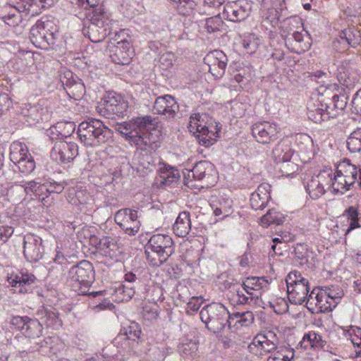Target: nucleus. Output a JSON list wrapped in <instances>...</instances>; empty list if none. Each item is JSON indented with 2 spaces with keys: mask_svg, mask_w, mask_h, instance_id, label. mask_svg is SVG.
Listing matches in <instances>:
<instances>
[{
  "mask_svg": "<svg viewBox=\"0 0 361 361\" xmlns=\"http://www.w3.org/2000/svg\"><path fill=\"white\" fill-rule=\"evenodd\" d=\"M359 176V186L361 189V166H357L348 159L341 161L333 173L331 188L334 193L344 194L349 190Z\"/></svg>",
  "mask_w": 361,
  "mask_h": 361,
  "instance_id": "obj_1",
  "label": "nucleus"
},
{
  "mask_svg": "<svg viewBox=\"0 0 361 361\" xmlns=\"http://www.w3.org/2000/svg\"><path fill=\"white\" fill-rule=\"evenodd\" d=\"M78 135L85 145L97 147L106 143L111 138L112 132L100 120L91 118L79 124Z\"/></svg>",
  "mask_w": 361,
  "mask_h": 361,
  "instance_id": "obj_2",
  "label": "nucleus"
},
{
  "mask_svg": "<svg viewBox=\"0 0 361 361\" xmlns=\"http://www.w3.org/2000/svg\"><path fill=\"white\" fill-rule=\"evenodd\" d=\"M201 321L210 331L218 334L228 325L230 313L221 303L212 302L204 306L200 312Z\"/></svg>",
  "mask_w": 361,
  "mask_h": 361,
  "instance_id": "obj_3",
  "label": "nucleus"
},
{
  "mask_svg": "<svg viewBox=\"0 0 361 361\" xmlns=\"http://www.w3.org/2000/svg\"><path fill=\"white\" fill-rule=\"evenodd\" d=\"M94 280L92 264L82 260L73 266L68 271V281L73 289L79 295L88 294V289Z\"/></svg>",
  "mask_w": 361,
  "mask_h": 361,
  "instance_id": "obj_4",
  "label": "nucleus"
},
{
  "mask_svg": "<svg viewBox=\"0 0 361 361\" xmlns=\"http://www.w3.org/2000/svg\"><path fill=\"white\" fill-rule=\"evenodd\" d=\"M57 33L53 21L42 18L31 27L30 39L36 47L47 50L55 44Z\"/></svg>",
  "mask_w": 361,
  "mask_h": 361,
  "instance_id": "obj_5",
  "label": "nucleus"
},
{
  "mask_svg": "<svg viewBox=\"0 0 361 361\" xmlns=\"http://www.w3.org/2000/svg\"><path fill=\"white\" fill-rule=\"evenodd\" d=\"M82 32L92 42H102L110 33L109 16L101 6L96 7L90 16V23Z\"/></svg>",
  "mask_w": 361,
  "mask_h": 361,
  "instance_id": "obj_6",
  "label": "nucleus"
},
{
  "mask_svg": "<svg viewBox=\"0 0 361 361\" xmlns=\"http://www.w3.org/2000/svg\"><path fill=\"white\" fill-rule=\"evenodd\" d=\"M286 283L290 302L294 305L305 302L310 289L308 279L303 277L300 271L294 270L288 274Z\"/></svg>",
  "mask_w": 361,
  "mask_h": 361,
  "instance_id": "obj_7",
  "label": "nucleus"
},
{
  "mask_svg": "<svg viewBox=\"0 0 361 361\" xmlns=\"http://www.w3.org/2000/svg\"><path fill=\"white\" fill-rule=\"evenodd\" d=\"M157 123L155 118L151 116H145L118 123L116 125L115 129L132 144L135 136L137 137L144 130L152 129Z\"/></svg>",
  "mask_w": 361,
  "mask_h": 361,
  "instance_id": "obj_8",
  "label": "nucleus"
},
{
  "mask_svg": "<svg viewBox=\"0 0 361 361\" xmlns=\"http://www.w3.org/2000/svg\"><path fill=\"white\" fill-rule=\"evenodd\" d=\"M129 107L128 102L121 94L110 93L106 95L97 105V111L102 116L114 118L123 116Z\"/></svg>",
  "mask_w": 361,
  "mask_h": 361,
  "instance_id": "obj_9",
  "label": "nucleus"
},
{
  "mask_svg": "<svg viewBox=\"0 0 361 361\" xmlns=\"http://www.w3.org/2000/svg\"><path fill=\"white\" fill-rule=\"evenodd\" d=\"M34 0H8L1 10V18L9 26L18 25L22 20L21 13L27 15Z\"/></svg>",
  "mask_w": 361,
  "mask_h": 361,
  "instance_id": "obj_10",
  "label": "nucleus"
},
{
  "mask_svg": "<svg viewBox=\"0 0 361 361\" xmlns=\"http://www.w3.org/2000/svg\"><path fill=\"white\" fill-rule=\"evenodd\" d=\"M10 149V159L21 173H30L35 170V162L25 145L13 142Z\"/></svg>",
  "mask_w": 361,
  "mask_h": 361,
  "instance_id": "obj_11",
  "label": "nucleus"
},
{
  "mask_svg": "<svg viewBox=\"0 0 361 361\" xmlns=\"http://www.w3.org/2000/svg\"><path fill=\"white\" fill-rule=\"evenodd\" d=\"M279 338L272 331L258 334L254 337L248 348L250 352L259 355L271 354L279 347Z\"/></svg>",
  "mask_w": 361,
  "mask_h": 361,
  "instance_id": "obj_12",
  "label": "nucleus"
},
{
  "mask_svg": "<svg viewBox=\"0 0 361 361\" xmlns=\"http://www.w3.org/2000/svg\"><path fill=\"white\" fill-rule=\"evenodd\" d=\"M67 200L83 213H89L94 210V199L86 188L76 185L68 190Z\"/></svg>",
  "mask_w": 361,
  "mask_h": 361,
  "instance_id": "obj_13",
  "label": "nucleus"
},
{
  "mask_svg": "<svg viewBox=\"0 0 361 361\" xmlns=\"http://www.w3.org/2000/svg\"><path fill=\"white\" fill-rule=\"evenodd\" d=\"M114 221L129 235H135L140 230V221L136 210L129 208L120 209L115 214Z\"/></svg>",
  "mask_w": 361,
  "mask_h": 361,
  "instance_id": "obj_14",
  "label": "nucleus"
},
{
  "mask_svg": "<svg viewBox=\"0 0 361 361\" xmlns=\"http://www.w3.org/2000/svg\"><path fill=\"white\" fill-rule=\"evenodd\" d=\"M333 173L331 171L324 170L321 171L307 182L306 191L312 199L317 200L326 192L325 186L331 187Z\"/></svg>",
  "mask_w": 361,
  "mask_h": 361,
  "instance_id": "obj_15",
  "label": "nucleus"
},
{
  "mask_svg": "<svg viewBox=\"0 0 361 361\" xmlns=\"http://www.w3.org/2000/svg\"><path fill=\"white\" fill-rule=\"evenodd\" d=\"M251 4L246 0L228 1L221 13L225 20L238 22L245 20L250 13Z\"/></svg>",
  "mask_w": 361,
  "mask_h": 361,
  "instance_id": "obj_16",
  "label": "nucleus"
},
{
  "mask_svg": "<svg viewBox=\"0 0 361 361\" xmlns=\"http://www.w3.org/2000/svg\"><path fill=\"white\" fill-rule=\"evenodd\" d=\"M107 51L111 61L120 65L128 64L134 53L129 41L126 39L117 42L116 44L110 42Z\"/></svg>",
  "mask_w": 361,
  "mask_h": 361,
  "instance_id": "obj_17",
  "label": "nucleus"
},
{
  "mask_svg": "<svg viewBox=\"0 0 361 361\" xmlns=\"http://www.w3.org/2000/svg\"><path fill=\"white\" fill-rule=\"evenodd\" d=\"M78 154V147L75 142L56 141L51 152V157L58 163H69Z\"/></svg>",
  "mask_w": 361,
  "mask_h": 361,
  "instance_id": "obj_18",
  "label": "nucleus"
},
{
  "mask_svg": "<svg viewBox=\"0 0 361 361\" xmlns=\"http://www.w3.org/2000/svg\"><path fill=\"white\" fill-rule=\"evenodd\" d=\"M252 134L262 144H268L277 139L279 128L276 123L268 121L258 122L252 125Z\"/></svg>",
  "mask_w": 361,
  "mask_h": 361,
  "instance_id": "obj_19",
  "label": "nucleus"
},
{
  "mask_svg": "<svg viewBox=\"0 0 361 361\" xmlns=\"http://www.w3.org/2000/svg\"><path fill=\"white\" fill-rule=\"evenodd\" d=\"M204 62L209 67V71L216 78H221L225 73L228 58L221 50L209 52L204 58Z\"/></svg>",
  "mask_w": 361,
  "mask_h": 361,
  "instance_id": "obj_20",
  "label": "nucleus"
},
{
  "mask_svg": "<svg viewBox=\"0 0 361 361\" xmlns=\"http://www.w3.org/2000/svg\"><path fill=\"white\" fill-rule=\"evenodd\" d=\"M44 249L40 237L27 234L24 237L23 254L25 259L30 262H36L43 257Z\"/></svg>",
  "mask_w": 361,
  "mask_h": 361,
  "instance_id": "obj_21",
  "label": "nucleus"
},
{
  "mask_svg": "<svg viewBox=\"0 0 361 361\" xmlns=\"http://www.w3.org/2000/svg\"><path fill=\"white\" fill-rule=\"evenodd\" d=\"M324 102L325 99H320L319 97H311L307 106V114L310 120L316 123H319L334 116V114L331 115V113L329 111V103H324Z\"/></svg>",
  "mask_w": 361,
  "mask_h": 361,
  "instance_id": "obj_22",
  "label": "nucleus"
},
{
  "mask_svg": "<svg viewBox=\"0 0 361 361\" xmlns=\"http://www.w3.org/2000/svg\"><path fill=\"white\" fill-rule=\"evenodd\" d=\"M36 277L27 270H20L7 276V281L12 287L21 293L31 290V286L35 282Z\"/></svg>",
  "mask_w": 361,
  "mask_h": 361,
  "instance_id": "obj_23",
  "label": "nucleus"
},
{
  "mask_svg": "<svg viewBox=\"0 0 361 361\" xmlns=\"http://www.w3.org/2000/svg\"><path fill=\"white\" fill-rule=\"evenodd\" d=\"M206 128L202 134H197L196 137L200 145L206 147L213 145L219 137L221 126L215 119L208 115V121L205 122Z\"/></svg>",
  "mask_w": 361,
  "mask_h": 361,
  "instance_id": "obj_24",
  "label": "nucleus"
},
{
  "mask_svg": "<svg viewBox=\"0 0 361 361\" xmlns=\"http://www.w3.org/2000/svg\"><path fill=\"white\" fill-rule=\"evenodd\" d=\"M179 110V105L175 99L169 94L156 99L153 111L155 114L164 115L166 118H174Z\"/></svg>",
  "mask_w": 361,
  "mask_h": 361,
  "instance_id": "obj_25",
  "label": "nucleus"
},
{
  "mask_svg": "<svg viewBox=\"0 0 361 361\" xmlns=\"http://www.w3.org/2000/svg\"><path fill=\"white\" fill-rule=\"evenodd\" d=\"M141 334L142 331L138 324L132 323L128 326L123 327L115 340L117 342L123 340L132 341L133 342L132 350L136 355H141L142 351L138 349V345L140 343L142 342L140 338Z\"/></svg>",
  "mask_w": 361,
  "mask_h": 361,
  "instance_id": "obj_26",
  "label": "nucleus"
},
{
  "mask_svg": "<svg viewBox=\"0 0 361 361\" xmlns=\"http://www.w3.org/2000/svg\"><path fill=\"white\" fill-rule=\"evenodd\" d=\"M147 249L162 252L164 257H170L173 253V241L171 236L164 234H154L149 240Z\"/></svg>",
  "mask_w": 361,
  "mask_h": 361,
  "instance_id": "obj_27",
  "label": "nucleus"
},
{
  "mask_svg": "<svg viewBox=\"0 0 361 361\" xmlns=\"http://www.w3.org/2000/svg\"><path fill=\"white\" fill-rule=\"evenodd\" d=\"M337 79L342 85L348 89L352 88L357 77L351 61H344L338 66Z\"/></svg>",
  "mask_w": 361,
  "mask_h": 361,
  "instance_id": "obj_28",
  "label": "nucleus"
},
{
  "mask_svg": "<svg viewBox=\"0 0 361 361\" xmlns=\"http://www.w3.org/2000/svg\"><path fill=\"white\" fill-rule=\"evenodd\" d=\"M269 190L270 185L262 183L251 194L250 202L253 209H263L267 207L271 198Z\"/></svg>",
  "mask_w": 361,
  "mask_h": 361,
  "instance_id": "obj_29",
  "label": "nucleus"
},
{
  "mask_svg": "<svg viewBox=\"0 0 361 361\" xmlns=\"http://www.w3.org/2000/svg\"><path fill=\"white\" fill-rule=\"evenodd\" d=\"M230 302L233 305H257L259 302V295L254 292L245 290L244 286L241 289L238 288L228 296Z\"/></svg>",
  "mask_w": 361,
  "mask_h": 361,
  "instance_id": "obj_30",
  "label": "nucleus"
},
{
  "mask_svg": "<svg viewBox=\"0 0 361 361\" xmlns=\"http://www.w3.org/2000/svg\"><path fill=\"white\" fill-rule=\"evenodd\" d=\"M361 42V32L355 27L345 29L339 34L338 42L343 45V49L348 47L356 48Z\"/></svg>",
  "mask_w": 361,
  "mask_h": 361,
  "instance_id": "obj_31",
  "label": "nucleus"
},
{
  "mask_svg": "<svg viewBox=\"0 0 361 361\" xmlns=\"http://www.w3.org/2000/svg\"><path fill=\"white\" fill-rule=\"evenodd\" d=\"M190 214L183 211L179 213L173 226V233L180 238L186 237L191 230Z\"/></svg>",
  "mask_w": 361,
  "mask_h": 361,
  "instance_id": "obj_32",
  "label": "nucleus"
},
{
  "mask_svg": "<svg viewBox=\"0 0 361 361\" xmlns=\"http://www.w3.org/2000/svg\"><path fill=\"white\" fill-rule=\"evenodd\" d=\"M97 250L102 255L112 259H116L120 253L116 241L109 236L100 240Z\"/></svg>",
  "mask_w": 361,
  "mask_h": 361,
  "instance_id": "obj_33",
  "label": "nucleus"
},
{
  "mask_svg": "<svg viewBox=\"0 0 361 361\" xmlns=\"http://www.w3.org/2000/svg\"><path fill=\"white\" fill-rule=\"evenodd\" d=\"M195 179L209 180L215 173L214 166L207 161H201L195 164L191 171Z\"/></svg>",
  "mask_w": 361,
  "mask_h": 361,
  "instance_id": "obj_34",
  "label": "nucleus"
},
{
  "mask_svg": "<svg viewBox=\"0 0 361 361\" xmlns=\"http://www.w3.org/2000/svg\"><path fill=\"white\" fill-rule=\"evenodd\" d=\"M161 184L169 185L180 178L179 171L166 164H160L158 169Z\"/></svg>",
  "mask_w": 361,
  "mask_h": 361,
  "instance_id": "obj_35",
  "label": "nucleus"
},
{
  "mask_svg": "<svg viewBox=\"0 0 361 361\" xmlns=\"http://www.w3.org/2000/svg\"><path fill=\"white\" fill-rule=\"evenodd\" d=\"M293 154V150L286 141L279 142L272 151L274 161L278 163L288 162Z\"/></svg>",
  "mask_w": 361,
  "mask_h": 361,
  "instance_id": "obj_36",
  "label": "nucleus"
},
{
  "mask_svg": "<svg viewBox=\"0 0 361 361\" xmlns=\"http://www.w3.org/2000/svg\"><path fill=\"white\" fill-rule=\"evenodd\" d=\"M279 12L275 8H268L263 14L262 26L269 31V34L273 33L272 29L278 26L279 23Z\"/></svg>",
  "mask_w": 361,
  "mask_h": 361,
  "instance_id": "obj_37",
  "label": "nucleus"
},
{
  "mask_svg": "<svg viewBox=\"0 0 361 361\" xmlns=\"http://www.w3.org/2000/svg\"><path fill=\"white\" fill-rule=\"evenodd\" d=\"M326 343V341L323 339L320 334L311 331L304 335L300 344L305 348H322L325 345Z\"/></svg>",
  "mask_w": 361,
  "mask_h": 361,
  "instance_id": "obj_38",
  "label": "nucleus"
},
{
  "mask_svg": "<svg viewBox=\"0 0 361 361\" xmlns=\"http://www.w3.org/2000/svg\"><path fill=\"white\" fill-rule=\"evenodd\" d=\"M243 286L245 290L255 293L257 295H260L259 292L260 290H264L267 289L269 283L267 279L264 277H252L247 278V280L243 282Z\"/></svg>",
  "mask_w": 361,
  "mask_h": 361,
  "instance_id": "obj_39",
  "label": "nucleus"
},
{
  "mask_svg": "<svg viewBox=\"0 0 361 361\" xmlns=\"http://www.w3.org/2000/svg\"><path fill=\"white\" fill-rule=\"evenodd\" d=\"M293 41L296 43V45L292 48V51L293 52H304L310 47V44L308 42H304V35L300 32L296 31L291 34L290 37L286 39V44L287 46L288 44L292 45V42Z\"/></svg>",
  "mask_w": 361,
  "mask_h": 361,
  "instance_id": "obj_40",
  "label": "nucleus"
},
{
  "mask_svg": "<svg viewBox=\"0 0 361 361\" xmlns=\"http://www.w3.org/2000/svg\"><path fill=\"white\" fill-rule=\"evenodd\" d=\"M55 265L49 268V274L56 275V277L63 275L64 267L68 264V259L61 250H56V254L53 258Z\"/></svg>",
  "mask_w": 361,
  "mask_h": 361,
  "instance_id": "obj_41",
  "label": "nucleus"
},
{
  "mask_svg": "<svg viewBox=\"0 0 361 361\" xmlns=\"http://www.w3.org/2000/svg\"><path fill=\"white\" fill-rule=\"evenodd\" d=\"M294 350L284 345L279 346L270 354L267 361H290L294 357Z\"/></svg>",
  "mask_w": 361,
  "mask_h": 361,
  "instance_id": "obj_42",
  "label": "nucleus"
},
{
  "mask_svg": "<svg viewBox=\"0 0 361 361\" xmlns=\"http://www.w3.org/2000/svg\"><path fill=\"white\" fill-rule=\"evenodd\" d=\"M190 119V131L194 133L202 134V131H204V128H206L205 122L208 121V114H195L191 115Z\"/></svg>",
  "mask_w": 361,
  "mask_h": 361,
  "instance_id": "obj_43",
  "label": "nucleus"
},
{
  "mask_svg": "<svg viewBox=\"0 0 361 361\" xmlns=\"http://www.w3.org/2000/svg\"><path fill=\"white\" fill-rule=\"evenodd\" d=\"M284 216L281 212L274 209H269V211L260 219V224L267 228L271 224L280 225L284 221Z\"/></svg>",
  "mask_w": 361,
  "mask_h": 361,
  "instance_id": "obj_44",
  "label": "nucleus"
},
{
  "mask_svg": "<svg viewBox=\"0 0 361 361\" xmlns=\"http://www.w3.org/2000/svg\"><path fill=\"white\" fill-rule=\"evenodd\" d=\"M41 314L40 319L47 326L56 329L62 326V322L59 318L58 314L55 311L44 310L42 311Z\"/></svg>",
  "mask_w": 361,
  "mask_h": 361,
  "instance_id": "obj_45",
  "label": "nucleus"
},
{
  "mask_svg": "<svg viewBox=\"0 0 361 361\" xmlns=\"http://www.w3.org/2000/svg\"><path fill=\"white\" fill-rule=\"evenodd\" d=\"M44 110L39 106H29L22 109V114L27 117V122H39L42 121Z\"/></svg>",
  "mask_w": 361,
  "mask_h": 361,
  "instance_id": "obj_46",
  "label": "nucleus"
},
{
  "mask_svg": "<svg viewBox=\"0 0 361 361\" xmlns=\"http://www.w3.org/2000/svg\"><path fill=\"white\" fill-rule=\"evenodd\" d=\"M346 145L348 150L352 153L361 152V128L355 130L348 136L346 140Z\"/></svg>",
  "mask_w": 361,
  "mask_h": 361,
  "instance_id": "obj_47",
  "label": "nucleus"
},
{
  "mask_svg": "<svg viewBox=\"0 0 361 361\" xmlns=\"http://www.w3.org/2000/svg\"><path fill=\"white\" fill-rule=\"evenodd\" d=\"M162 252L147 249L145 246V256L149 264L152 267H159L163 264L169 257L163 255Z\"/></svg>",
  "mask_w": 361,
  "mask_h": 361,
  "instance_id": "obj_48",
  "label": "nucleus"
},
{
  "mask_svg": "<svg viewBox=\"0 0 361 361\" xmlns=\"http://www.w3.org/2000/svg\"><path fill=\"white\" fill-rule=\"evenodd\" d=\"M254 319L253 313L250 311L234 312L230 314L229 326H231V321L233 320H235V323L240 324L242 326H247L252 324Z\"/></svg>",
  "mask_w": 361,
  "mask_h": 361,
  "instance_id": "obj_49",
  "label": "nucleus"
},
{
  "mask_svg": "<svg viewBox=\"0 0 361 361\" xmlns=\"http://www.w3.org/2000/svg\"><path fill=\"white\" fill-rule=\"evenodd\" d=\"M155 140L150 136L148 130H144L140 135L134 137V141L132 144L137 146L141 150H147L148 148H152L153 144Z\"/></svg>",
  "mask_w": 361,
  "mask_h": 361,
  "instance_id": "obj_50",
  "label": "nucleus"
},
{
  "mask_svg": "<svg viewBox=\"0 0 361 361\" xmlns=\"http://www.w3.org/2000/svg\"><path fill=\"white\" fill-rule=\"evenodd\" d=\"M345 336L348 340H350L351 343L357 347L355 350L357 354H361V329L359 327L351 326L350 329L344 333Z\"/></svg>",
  "mask_w": 361,
  "mask_h": 361,
  "instance_id": "obj_51",
  "label": "nucleus"
},
{
  "mask_svg": "<svg viewBox=\"0 0 361 361\" xmlns=\"http://www.w3.org/2000/svg\"><path fill=\"white\" fill-rule=\"evenodd\" d=\"M42 326L41 323L37 319H30L27 322L23 333L30 338H39L42 335Z\"/></svg>",
  "mask_w": 361,
  "mask_h": 361,
  "instance_id": "obj_52",
  "label": "nucleus"
},
{
  "mask_svg": "<svg viewBox=\"0 0 361 361\" xmlns=\"http://www.w3.org/2000/svg\"><path fill=\"white\" fill-rule=\"evenodd\" d=\"M66 92L70 97L75 100H78L82 97L85 92V87L81 82H74L73 83L66 84Z\"/></svg>",
  "mask_w": 361,
  "mask_h": 361,
  "instance_id": "obj_53",
  "label": "nucleus"
},
{
  "mask_svg": "<svg viewBox=\"0 0 361 361\" xmlns=\"http://www.w3.org/2000/svg\"><path fill=\"white\" fill-rule=\"evenodd\" d=\"M343 215L346 216L349 221V227L346 231V234H348L352 230L360 227V224L358 223L359 212L356 208L354 207H349L347 210L345 211Z\"/></svg>",
  "mask_w": 361,
  "mask_h": 361,
  "instance_id": "obj_54",
  "label": "nucleus"
},
{
  "mask_svg": "<svg viewBox=\"0 0 361 361\" xmlns=\"http://www.w3.org/2000/svg\"><path fill=\"white\" fill-rule=\"evenodd\" d=\"M223 25L222 16L221 13H218L216 16L207 18L205 20V28L208 32H214L219 30Z\"/></svg>",
  "mask_w": 361,
  "mask_h": 361,
  "instance_id": "obj_55",
  "label": "nucleus"
},
{
  "mask_svg": "<svg viewBox=\"0 0 361 361\" xmlns=\"http://www.w3.org/2000/svg\"><path fill=\"white\" fill-rule=\"evenodd\" d=\"M334 85L329 84L328 85V86L321 85L317 90V94H314L312 97H319L320 99H325V102L324 103L328 102V100L331 99V96L334 94Z\"/></svg>",
  "mask_w": 361,
  "mask_h": 361,
  "instance_id": "obj_56",
  "label": "nucleus"
},
{
  "mask_svg": "<svg viewBox=\"0 0 361 361\" xmlns=\"http://www.w3.org/2000/svg\"><path fill=\"white\" fill-rule=\"evenodd\" d=\"M295 257L300 260V264H306L309 262V257L312 255L309 252L307 245L305 244H298L294 250Z\"/></svg>",
  "mask_w": 361,
  "mask_h": 361,
  "instance_id": "obj_57",
  "label": "nucleus"
},
{
  "mask_svg": "<svg viewBox=\"0 0 361 361\" xmlns=\"http://www.w3.org/2000/svg\"><path fill=\"white\" fill-rule=\"evenodd\" d=\"M323 290L326 292L327 297L331 300V302H337V304L344 295L343 290L338 286H325Z\"/></svg>",
  "mask_w": 361,
  "mask_h": 361,
  "instance_id": "obj_58",
  "label": "nucleus"
},
{
  "mask_svg": "<svg viewBox=\"0 0 361 361\" xmlns=\"http://www.w3.org/2000/svg\"><path fill=\"white\" fill-rule=\"evenodd\" d=\"M178 12L183 16L189 15L195 7V2L192 0H180L173 6Z\"/></svg>",
  "mask_w": 361,
  "mask_h": 361,
  "instance_id": "obj_59",
  "label": "nucleus"
},
{
  "mask_svg": "<svg viewBox=\"0 0 361 361\" xmlns=\"http://www.w3.org/2000/svg\"><path fill=\"white\" fill-rule=\"evenodd\" d=\"M40 183L36 182L35 180H30L28 182H25L23 185H20L19 186H16V190H23L27 195H35L37 192V188H39Z\"/></svg>",
  "mask_w": 361,
  "mask_h": 361,
  "instance_id": "obj_60",
  "label": "nucleus"
},
{
  "mask_svg": "<svg viewBox=\"0 0 361 361\" xmlns=\"http://www.w3.org/2000/svg\"><path fill=\"white\" fill-rule=\"evenodd\" d=\"M320 303H319V312L331 311L337 305V302H331V300L326 295V292L320 295Z\"/></svg>",
  "mask_w": 361,
  "mask_h": 361,
  "instance_id": "obj_61",
  "label": "nucleus"
},
{
  "mask_svg": "<svg viewBox=\"0 0 361 361\" xmlns=\"http://www.w3.org/2000/svg\"><path fill=\"white\" fill-rule=\"evenodd\" d=\"M180 353L183 357H193L196 355L197 346L195 343H183L179 348Z\"/></svg>",
  "mask_w": 361,
  "mask_h": 361,
  "instance_id": "obj_62",
  "label": "nucleus"
},
{
  "mask_svg": "<svg viewBox=\"0 0 361 361\" xmlns=\"http://www.w3.org/2000/svg\"><path fill=\"white\" fill-rule=\"evenodd\" d=\"M328 101L329 109H331V105H332L333 107L336 109L343 110L346 105L345 96L340 97L336 93H334L331 96V99Z\"/></svg>",
  "mask_w": 361,
  "mask_h": 361,
  "instance_id": "obj_63",
  "label": "nucleus"
},
{
  "mask_svg": "<svg viewBox=\"0 0 361 361\" xmlns=\"http://www.w3.org/2000/svg\"><path fill=\"white\" fill-rule=\"evenodd\" d=\"M48 187L47 183L39 185V188H37V192L34 195L36 197H38L39 200L42 202L44 206H47L48 204L49 195L48 193Z\"/></svg>",
  "mask_w": 361,
  "mask_h": 361,
  "instance_id": "obj_64",
  "label": "nucleus"
}]
</instances>
